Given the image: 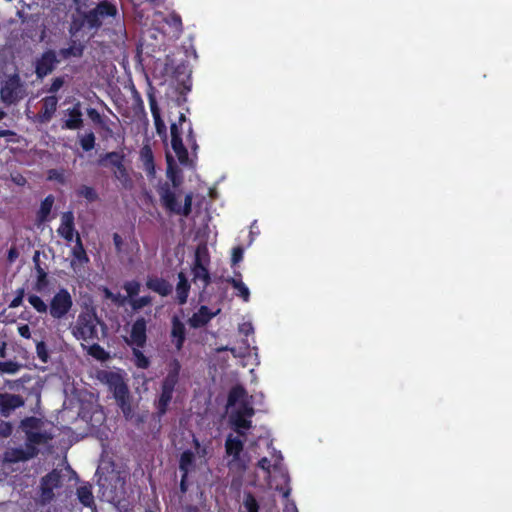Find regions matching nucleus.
<instances>
[{
    "instance_id": "f257e3e1",
    "label": "nucleus",
    "mask_w": 512,
    "mask_h": 512,
    "mask_svg": "<svg viewBox=\"0 0 512 512\" xmlns=\"http://www.w3.org/2000/svg\"><path fill=\"white\" fill-rule=\"evenodd\" d=\"M167 162V178L171 181V184L165 182L157 189L161 205L169 213L188 217L192 212L193 194L187 193L185 195L183 205L177 201L173 188H179L183 178L180 171L173 165V158L170 155H167Z\"/></svg>"
},
{
    "instance_id": "f03ea898",
    "label": "nucleus",
    "mask_w": 512,
    "mask_h": 512,
    "mask_svg": "<svg viewBox=\"0 0 512 512\" xmlns=\"http://www.w3.org/2000/svg\"><path fill=\"white\" fill-rule=\"evenodd\" d=\"M181 371V364L179 360L173 359L168 364L167 375L161 382L160 394L154 402L156 414L159 418L163 417L172 401L175 387L179 382V376Z\"/></svg>"
},
{
    "instance_id": "7ed1b4c3",
    "label": "nucleus",
    "mask_w": 512,
    "mask_h": 512,
    "mask_svg": "<svg viewBox=\"0 0 512 512\" xmlns=\"http://www.w3.org/2000/svg\"><path fill=\"white\" fill-rule=\"evenodd\" d=\"M98 324L100 320L93 310L81 311L76 322L70 325L71 333L79 341L86 343L99 341Z\"/></svg>"
},
{
    "instance_id": "20e7f679",
    "label": "nucleus",
    "mask_w": 512,
    "mask_h": 512,
    "mask_svg": "<svg viewBox=\"0 0 512 512\" xmlns=\"http://www.w3.org/2000/svg\"><path fill=\"white\" fill-rule=\"evenodd\" d=\"M98 378L106 384L113 393V397L121 410L126 413L130 411L129 388L124 378L118 372L101 371Z\"/></svg>"
},
{
    "instance_id": "39448f33",
    "label": "nucleus",
    "mask_w": 512,
    "mask_h": 512,
    "mask_svg": "<svg viewBox=\"0 0 512 512\" xmlns=\"http://www.w3.org/2000/svg\"><path fill=\"white\" fill-rule=\"evenodd\" d=\"M73 308V298L66 288H60L48 304V313L54 320L65 319Z\"/></svg>"
},
{
    "instance_id": "423d86ee",
    "label": "nucleus",
    "mask_w": 512,
    "mask_h": 512,
    "mask_svg": "<svg viewBox=\"0 0 512 512\" xmlns=\"http://www.w3.org/2000/svg\"><path fill=\"white\" fill-rule=\"evenodd\" d=\"M118 9L115 4L103 0L95 8L84 14V20L91 29H98L102 25V20L107 17H116Z\"/></svg>"
},
{
    "instance_id": "0eeeda50",
    "label": "nucleus",
    "mask_w": 512,
    "mask_h": 512,
    "mask_svg": "<svg viewBox=\"0 0 512 512\" xmlns=\"http://www.w3.org/2000/svg\"><path fill=\"white\" fill-rule=\"evenodd\" d=\"M124 159L125 156L123 153L117 151L107 152L100 155L97 160V165L105 168H115L113 172L115 178L124 183L130 180L128 171L124 165Z\"/></svg>"
},
{
    "instance_id": "6e6552de",
    "label": "nucleus",
    "mask_w": 512,
    "mask_h": 512,
    "mask_svg": "<svg viewBox=\"0 0 512 512\" xmlns=\"http://www.w3.org/2000/svg\"><path fill=\"white\" fill-rule=\"evenodd\" d=\"M61 473L57 469H53L40 481V501L42 504H49L55 497L54 489L61 486Z\"/></svg>"
},
{
    "instance_id": "1a4fd4ad",
    "label": "nucleus",
    "mask_w": 512,
    "mask_h": 512,
    "mask_svg": "<svg viewBox=\"0 0 512 512\" xmlns=\"http://www.w3.org/2000/svg\"><path fill=\"white\" fill-rule=\"evenodd\" d=\"M129 346L144 348L147 342V321L144 317H138L132 324L130 337L126 340Z\"/></svg>"
},
{
    "instance_id": "9d476101",
    "label": "nucleus",
    "mask_w": 512,
    "mask_h": 512,
    "mask_svg": "<svg viewBox=\"0 0 512 512\" xmlns=\"http://www.w3.org/2000/svg\"><path fill=\"white\" fill-rule=\"evenodd\" d=\"M58 63L54 50H47L42 53L35 64V73L38 79H43L52 73Z\"/></svg>"
},
{
    "instance_id": "9b49d317",
    "label": "nucleus",
    "mask_w": 512,
    "mask_h": 512,
    "mask_svg": "<svg viewBox=\"0 0 512 512\" xmlns=\"http://www.w3.org/2000/svg\"><path fill=\"white\" fill-rule=\"evenodd\" d=\"M33 458H35V452L32 449L29 451L26 447H12L4 451L1 462L4 467L7 464L26 462Z\"/></svg>"
},
{
    "instance_id": "f8f14e48",
    "label": "nucleus",
    "mask_w": 512,
    "mask_h": 512,
    "mask_svg": "<svg viewBox=\"0 0 512 512\" xmlns=\"http://www.w3.org/2000/svg\"><path fill=\"white\" fill-rule=\"evenodd\" d=\"M58 107V98L55 95L46 96L41 100V109L34 121L45 124L51 121Z\"/></svg>"
},
{
    "instance_id": "ddd939ff",
    "label": "nucleus",
    "mask_w": 512,
    "mask_h": 512,
    "mask_svg": "<svg viewBox=\"0 0 512 512\" xmlns=\"http://www.w3.org/2000/svg\"><path fill=\"white\" fill-rule=\"evenodd\" d=\"M170 132H171L172 149L175 152L180 164L186 165L189 160L188 151L183 144L182 137H181V131L178 128L177 123L171 124Z\"/></svg>"
},
{
    "instance_id": "4468645a",
    "label": "nucleus",
    "mask_w": 512,
    "mask_h": 512,
    "mask_svg": "<svg viewBox=\"0 0 512 512\" xmlns=\"http://www.w3.org/2000/svg\"><path fill=\"white\" fill-rule=\"evenodd\" d=\"M61 222L59 227L57 228V233L60 237H62L65 241L71 242L76 238V233H78L75 229V217L72 211H66L61 214Z\"/></svg>"
},
{
    "instance_id": "2eb2a0df",
    "label": "nucleus",
    "mask_w": 512,
    "mask_h": 512,
    "mask_svg": "<svg viewBox=\"0 0 512 512\" xmlns=\"http://www.w3.org/2000/svg\"><path fill=\"white\" fill-rule=\"evenodd\" d=\"M19 91H20V80L17 75L9 78L5 84L2 86L0 90L1 100L7 104L11 105L18 101L19 99Z\"/></svg>"
},
{
    "instance_id": "dca6fc26",
    "label": "nucleus",
    "mask_w": 512,
    "mask_h": 512,
    "mask_svg": "<svg viewBox=\"0 0 512 512\" xmlns=\"http://www.w3.org/2000/svg\"><path fill=\"white\" fill-rule=\"evenodd\" d=\"M24 405L22 396L10 393H0V414L8 417L12 411Z\"/></svg>"
},
{
    "instance_id": "f3484780",
    "label": "nucleus",
    "mask_w": 512,
    "mask_h": 512,
    "mask_svg": "<svg viewBox=\"0 0 512 512\" xmlns=\"http://www.w3.org/2000/svg\"><path fill=\"white\" fill-rule=\"evenodd\" d=\"M170 336L176 349L180 351L186 340V327L178 316H173L171 319V332Z\"/></svg>"
},
{
    "instance_id": "a211bd4d",
    "label": "nucleus",
    "mask_w": 512,
    "mask_h": 512,
    "mask_svg": "<svg viewBox=\"0 0 512 512\" xmlns=\"http://www.w3.org/2000/svg\"><path fill=\"white\" fill-rule=\"evenodd\" d=\"M52 440V435L48 432L26 431L25 447L35 452V457L39 454L38 445L47 444Z\"/></svg>"
},
{
    "instance_id": "6ab92c4d",
    "label": "nucleus",
    "mask_w": 512,
    "mask_h": 512,
    "mask_svg": "<svg viewBox=\"0 0 512 512\" xmlns=\"http://www.w3.org/2000/svg\"><path fill=\"white\" fill-rule=\"evenodd\" d=\"M68 118L63 122L62 129L78 130L83 127V114L80 103H76L73 107L66 110Z\"/></svg>"
},
{
    "instance_id": "aec40b11",
    "label": "nucleus",
    "mask_w": 512,
    "mask_h": 512,
    "mask_svg": "<svg viewBox=\"0 0 512 512\" xmlns=\"http://www.w3.org/2000/svg\"><path fill=\"white\" fill-rule=\"evenodd\" d=\"M145 285L149 290L162 297L168 296L173 290L172 285L166 279L157 276H148Z\"/></svg>"
},
{
    "instance_id": "412c9836",
    "label": "nucleus",
    "mask_w": 512,
    "mask_h": 512,
    "mask_svg": "<svg viewBox=\"0 0 512 512\" xmlns=\"http://www.w3.org/2000/svg\"><path fill=\"white\" fill-rule=\"evenodd\" d=\"M220 310H217L216 312H211L210 309L202 305L197 312H195L191 318L189 319V325L192 328H200L205 325H207L219 312Z\"/></svg>"
},
{
    "instance_id": "4be33fe9",
    "label": "nucleus",
    "mask_w": 512,
    "mask_h": 512,
    "mask_svg": "<svg viewBox=\"0 0 512 512\" xmlns=\"http://www.w3.org/2000/svg\"><path fill=\"white\" fill-rule=\"evenodd\" d=\"M231 425L234 431L240 436H246V430L252 427V420L249 417L242 416L234 412L230 417Z\"/></svg>"
},
{
    "instance_id": "5701e85b",
    "label": "nucleus",
    "mask_w": 512,
    "mask_h": 512,
    "mask_svg": "<svg viewBox=\"0 0 512 512\" xmlns=\"http://www.w3.org/2000/svg\"><path fill=\"white\" fill-rule=\"evenodd\" d=\"M244 448V442L239 437L229 434L225 441V451L228 456H233L234 460H238Z\"/></svg>"
},
{
    "instance_id": "b1692460",
    "label": "nucleus",
    "mask_w": 512,
    "mask_h": 512,
    "mask_svg": "<svg viewBox=\"0 0 512 512\" xmlns=\"http://www.w3.org/2000/svg\"><path fill=\"white\" fill-rule=\"evenodd\" d=\"M225 281L237 290L236 295L241 297L244 302L249 301L250 291L248 287L243 283L240 272H235V277H228Z\"/></svg>"
},
{
    "instance_id": "393cba45",
    "label": "nucleus",
    "mask_w": 512,
    "mask_h": 512,
    "mask_svg": "<svg viewBox=\"0 0 512 512\" xmlns=\"http://www.w3.org/2000/svg\"><path fill=\"white\" fill-rule=\"evenodd\" d=\"M196 463V457L193 451L185 450L180 455L179 459V470L182 474H189L194 469Z\"/></svg>"
},
{
    "instance_id": "a878e982",
    "label": "nucleus",
    "mask_w": 512,
    "mask_h": 512,
    "mask_svg": "<svg viewBox=\"0 0 512 512\" xmlns=\"http://www.w3.org/2000/svg\"><path fill=\"white\" fill-rule=\"evenodd\" d=\"M84 49V44L77 40H71L69 47L60 49L59 53L64 59H68L70 57L80 58L83 56Z\"/></svg>"
},
{
    "instance_id": "bb28decb",
    "label": "nucleus",
    "mask_w": 512,
    "mask_h": 512,
    "mask_svg": "<svg viewBox=\"0 0 512 512\" xmlns=\"http://www.w3.org/2000/svg\"><path fill=\"white\" fill-rule=\"evenodd\" d=\"M54 204V196L48 195L41 201L40 208L37 212V221L39 223H44L48 221L49 215L51 213L52 207Z\"/></svg>"
},
{
    "instance_id": "cd10ccee",
    "label": "nucleus",
    "mask_w": 512,
    "mask_h": 512,
    "mask_svg": "<svg viewBox=\"0 0 512 512\" xmlns=\"http://www.w3.org/2000/svg\"><path fill=\"white\" fill-rule=\"evenodd\" d=\"M72 256L75 261H78L81 265L89 262V257L84 248L82 239L79 233H76L75 245L72 249Z\"/></svg>"
},
{
    "instance_id": "c85d7f7f",
    "label": "nucleus",
    "mask_w": 512,
    "mask_h": 512,
    "mask_svg": "<svg viewBox=\"0 0 512 512\" xmlns=\"http://www.w3.org/2000/svg\"><path fill=\"white\" fill-rule=\"evenodd\" d=\"M141 160L143 162L144 170L149 175H154L155 173V163L154 156L151 148L149 146H144L140 152Z\"/></svg>"
},
{
    "instance_id": "c756f323",
    "label": "nucleus",
    "mask_w": 512,
    "mask_h": 512,
    "mask_svg": "<svg viewBox=\"0 0 512 512\" xmlns=\"http://www.w3.org/2000/svg\"><path fill=\"white\" fill-rule=\"evenodd\" d=\"M76 494L83 506L91 507L94 505V496L90 485H82L78 487Z\"/></svg>"
},
{
    "instance_id": "7c9ffc66",
    "label": "nucleus",
    "mask_w": 512,
    "mask_h": 512,
    "mask_svg": "<svg viewBox=\"0 0 512 512\" xmlns=\"http://www.w3.org/2000/svg\"><path fill=\"white\" fill-rule=\"evenodd\" d=\"M208 265L202 264H193L192 274L194 276V280H202L203 286L207 287L211 283V276L208 270Z\"/></svg>"
},
{
    "instance_id": "2f4dec72",
    "label": "nucleus",
    "mask_w": 512,
    "mask_h": 512,
    "mask_svg": "<svg viewBox=\"0 0 512 512\" xmlns=\"http://www.w3.org/2000/svg\"><path fill=\"white\" fill-rule=\"evenodd\" d=\"M37 271V281L35 288L37 291H42L48 285L47 273L39 264V252L37 251L33 257Z\"/></svg>"
},
{
    "instance_id": "473e14b6",
    "label": "nucleus",
    "mask_w": 512,
    "mask_h": 512,
    "mask_svg": "<svg viewBox=\"0 0 512 512\" xmlns=\"http://www.w3.org/2000/svg\"><path fill=\"white\" fill-rule=\"evenodd\" d=\"M246 396V389L242 385H235L228 393L227 404L228 406H234L237 402L245 400Z\"/></svg>"
},
{
    "instance_id": "72a5a7b5",
    "label": "nucleus",
    "mask_w": 512,
    "mask_h": 512,
    "mask_svg": "<svg viewBox=\"0 0 512 512\" xmlns=\"http://www.w3.org/2000/svg\"><path fill=\"white\" fill-rule=\"evenodd\" d=\"M190 285L182 273L179 274V282L176 287L177 299L179 304L183 305L187 302Z\"/></svg>"
},
{
    "instance_id": "f704fd0d",
    "label": "nucleus",
    "mask_w": 512,
    "mask_h": 512,
    "mask_svg": "<svg viewBox=\"0 0 512 512\" xmlns=\"http://www.w3.org/2000/svg\"><path fill=\"white\" fill-rule=\"evenodd\" d=\"M140 349L136 346L132 348L134 364L137 368L147 369L150 366V360Z\"/></svg>"
},
{
    "instance_id": "c9c22d12",
    "label": "nucleus",
    "mask_w": 512,
    "mask_h": 512,
    "mask_svg": "<svg viewBox=\"0 0 512 512\" xmlns=\"http://www.w3.org/2000/svg\"><path fill=\"white\" fill-rule=\"evenodd\" d=\"M76 195L81 198H85L88 202L92 203L99 199L97 191L90 186L81 185L76 190Z\"/></svg>"
},
{
    "instance_id": "e433bc0d",
    "label": "nucleus",
    "mask_w": 512,
    "mask_h": 512,
    "mask_svg": "<svg viewBox=\"0 0 512 512\" xmlns=\"http://www.w3.org/2000/svg\"><path fill=\"white\" fill-rule=\"evenodd\" d=\"M210 262V255L206 244H200L195 251V259L193 264L208 265Z\"/></svg>"
},
{
    "instance_id": "4c0bfd02",
    "label": "nucleus",
    "mask_w": 512,
    "mask_h": 512,
    "mask_svg": "<svg viewBox=\"0 0 512 512\" xmlns=\"http://www.w3.org/2000/svg\"><path fill=\"white\" fill-rule=\"evenodd\" d=\"M41 426V420L37 417L30 416L21 420L20 428L26 434V431L38 430Z\"/></svg>"
},
{
    "instance_id": "58836bf2",
    "label": "nucleus",
    "mask_w": 512,
    "mask_h": 512,
    "mask_svg": "<svg viewBox=\"0 0 512 512\" xmlns=\"http://www.w3.org/2000/svg\"><path fill=\"white\" fill-rule=\"evenodd\" d=\"M29 304L40 314L48 312V305L42 300L41 297L35 294H30L27 297Z\"/></svg>"
},
{
    "instance_id": "ea45409f",
    "label": "nucleus",
    "mask_w": 512,
    "mask_h": 512,
    "mask_svg": "<svg viewBox=\"0 0 512 512\" xmlns=\"http://www.w3.org/2000/svg\"><path fill=\"white\" fill-rule=\"evenodd\" d=\"M140 283L136 280L127 281L123 285V289L126 291L127 296L132 300L140 292Z\"/></svg>"
},
{
    "instance_id": "a19ab883",
    "label": "nucleus",
    "mask_w": 512,
    "mask_h": 512,
    "mask_svg": "<svg viewBox=\"0 0 512 512\" xmlns=\"http://www.w3.org/2000/svg\"><path fill=\"white\" fill-rule=\"evenodd\" d=\"M130 305H131V308L134 310V311H138V310H141L142 308L148 306V305H151L152 303V297L149 296V295H146V296H142V297H139V298H133L132 300L129 301Z\"/></svg>"
},
{
    "instance_id": "79ce46f5",
    "label": "nucleus",
    "mask_w": 512,
    "mask_h": 512,
    "mask_svg": "<svg viewBox=\"0 0 512 512\" xmlns=\"http://www.w3.org/2000/svg\"><path fill=\"white\" fill-rule=\"evenodd\" d=\"M95 135L93 132L86 133L84 136L80 138V146L81 148L88 152L94 149L95 147Z\"/></svg>"
},
{
    "instance_id": "37998d69",
    "label": "nucleus",
    "mask_w": 512,
    "mask_h": 512,
    "mask_svg": "<svg viewBox=\"0 0 512 512\" xmlns=\"http://www.w3.org/2000/svg\"><path fill=\"white\" fill-rule=\"evenodd\" d=\"M243 505L246 512H259V504L252 493H247L245 495Z\"/></svg>"
},
{
    "instance_id": "c03bdc74",
    "label": "nucleus",
    "mask_w": 512,
    "mask_h": 512,
    "mask_svg": "<svg viewBox=\"0 0 512 512\" xmlns=\"http://www.w3.org/2000/svg\"><path fill=\"white\" fill-rule=\"evenodd\" d=\"M89 354L98 360H104L106 358V352L103 347H101L97 341L89 343Z\"/></svg>"
},
{
    "instance_id": "a18cd8bd",
    "label": "nucleus",
    "mask_w": 512,
    "mask_h": 512,
    "mask_svg": "<svg viewBox=\"0 0 512 512\" xmlns=\"http://www.w3.org/2000/svg\"><path fill=\"white\" fill-rule=\"evenodd\" d=\"M112 124H113V122L108 117H104L102 122H100L97 125L103 131V134H102L103 139H108V138L113 137L114 132L111 128Z\"/></svg>"
},
{
    "instance_id": "49530a36",
    "label": "nucleus",
    "mask_w": 512,
    "mask_h": 512,
    "mask_svg": "<svg viewBox=\"0 0 512 512\" xmlns=\"http://www.w3.org/2000/svg\"><path fill=\"white\" fill-rule=\"evenodd\" d=\"M235 412L249 418H252L255 415V409L253 408L252 404L247 400H243L240 403V407Z\"/></svg>"
},
{
    "instance_id": "de8ad7c7",
    "label": "nucleus",
    "mask_w": 512,
    "mask_h": 512,
    "mask_svg": "<svg viewBox=\"0 0 512 512\" xmlns=\"http://www.w3.org/2000/svg\"><path fill=\"white\" fill-rule=\"evenodd\" d=\"M166 23L169 26L174 27L179 32H181L183 30L182 18L179 14H177L175 12L171 13L168 16Z\"/></svg>"
},
{
    "instance_id": "09e8293b",
    "label": "nucleus",
    "mask_w": 512,
    "mask_h": 512,
    "mask_svg": "<svg viewBox=\"0 0 512 512\" xmlns=\"http://www.w3.org/2000/svg\"><path fill=\"white\" fill-rule=\"evenodd\" d=\"M20 366L14 361H0V371L2 373L14 374L19 370Z\"/></svg>"
},
{
    "instance_id": "8fccbe9b",
    "label": "nucleus",
    "mask_w": 512,
    "mask_h": 512,
    "mask_svg": "<svg viewBox=\"0 0 512 512\" xmlns=\"http://www.w3.org/2000/svg\"><path fill=\"white\" fill-rule=\"evenodd\" d=\"M156 132L160 137L166 138L167 137V127L161 117V115L153 117Z\"/></svg>"
},
{
    "instance_id": "3c124183",
    "label": "nucleus",
    "mask_w": 512,
    "mask_h": 512,
    "mask_svg": "<svg viewBox=\"0 0 512 512\" xmlns=\"http://www.w3.org/2000/svg\"><path fill=\"white\" fill-rule=\"evenodd\" d=\"M65 79L62 76L55 77L49 86V88L46 90L48 93L55 94L57 93L64 85Z\"/></svg>"
},
{
    "instance_id": "603ef678",
    "label": "nucleus",
    "mask_w": 512,
    "mask_h": 512,
    "mask_svg": "<svg viewBox=\"0 0 512 512\" xmlns=\"http://www.w3.org/2000/svg\"><path fill=\"white\" fill-rule=\"evenodd\" d=\"M36 353H37L38 358L42 362L46 363L48 361L49 355H48L46 344L43 341H40L37 343Z\"/></svg>"
},
{
    "instance_id": "864d4df0",
    "label": "nucleus",
    "mask_w": 512,
    "mask_h": 512,
    "mask_svg": "<svg viewBox=\"0 0 512 512\" xmlns=\"http://www.w3.org/2000/svg\"><path fill=\"white\" fill-rule=\"evenodd\" d=\"M13 432V426L10 422L0 420V438H7Z\"/></svg>"
},
{
    "instance_id": "5fc2aeb1",
    "label": "nucleus",
    "mask_w": 512,
    "mask_h": 512,
    "mask_svg": "<svg viewBox=\"0 0 512 512\" xmlns=\"http://www.w3.org/2000/svg\"><path fill=\"white\" fill-rule=\"evenodd\" d=\"M243 248L240 246L234 247L232 250L231 264L232 266L238 264L243 259Z\"/></svg>"
},
{
    "instance_id": "6e6d98bb",
    "label": "nucleus",
    "mask_w": 512,
    "mask_h": 512,
    "mask_svg": "<svg viewBox=\"0 0 512 512\" xmlns=\"http://www.w3.org/2000/svg\"><path fill=\"white\" fill-rule=\"evenodd\" d=\"M87 115L95 125H98L100 122H102L103 118L105 117L102 116L95 108H88Z\"/></svg>"
},
{
    "instance_id": "4d7b16f0",
    "label": "nucleus",
    "mask_w": 512,
    "mask_h": 512,
    "mask_svg": "<svg viewBox=\"0 0 512 512\" xmlns=\"http://www.w3.org/2000/svg\"><path fill=\"white\" fill-rule=\"evenodd\" d=\"M239 332L244 336H249L254 333V327L250 322H244L239 325Z\"/></svg>"
},
{
    "instance_id": "13d9d810",
    "label": "nucleus",
    "mask_w": 512,
    "mask_h": 512,
    "mask_svg": "<svg viewBox=\"0 0 512 512\" xmlns=\"http://www.w3.org/2000/svg\"><path fill=\"white\" fill-rule=\"evenodd\" d=\"M149 105H150V110H151L152 117L161 115L160 114V109H159L158 104H157V101H156L155 97L152 96V95L149 96Z\"/></svg>"
},
{
    "instance_id": "bf43d9fd",
    "label": "nucleus",
    "mask_w": 512,
    "mask_h": 512,
    "mask_svg": "<svg viewBox=\"0 0 512 512\" xmlns=\"http://www.w3.org/2000/svg\"><path fill=\"white\" fill-rule=\"evenodd\" d=\"M149 105H150V110H151L152 117L161 115L160 114V109H159L158 104H157V101H156L155 97L152 96V95L149 96Z\"/></svg>"
},
{
    "instance_id": "052dcab7",
    "label": "nucleus",
    "mask_w": 512,
    "mask_h": 512,
    "mask_svg": "<svg viewBox=\"0 0 512 512\" xmlns=\"http://www.w3.org/2000/svg\"><path fill=\"white\" fill-rule=\"evenodd\" d=\"M257 466L268 474L270 473L271 463L267 457H262L258 461Z\"/></svg>"
},
{
    "instance_id": "680f3d73",
    "label": "nucleus",
    "mask_w": 512,
    "mask_h": 512,
    "mask_svg": "<svg viewBox=\"0 0 512 512\" xmlns=\"http://www.w3.org/2000/svg\"><path fill=\"white\" fill-rule=\"evenodd\" d=\"M18 333L21 337L25 338V339H30L31 338V331H30V327L27 325V324H23L21 326L18 327Z\"/></svg>"
},
{
    "instance_id": "e2e57ef3",
    "label": "nucleus",
    "mask_w": 512,
    "mask_h": 512,
    "mask_svg": "<svg viewBox=\"0 0 512 512\" xmlns=\"http://www.w3.org/2000/svg\"><path fill=\"white\" fill-rule=\"evenodd\" d=\"M113 243L117 253H120L122 251V246L124 242L122 237L118 233L113 234Z\"/></svg>"
},
{
    "instance_id": "0e129e2a",
    "label": "nucleus",
    "mask_w": 512,
    "mask_h": 512,
    "mask_svg": "<svg viewBox=\"0 0 512 512\" xmlns=\"http://www.w3.org/2000/svg\"><path fill=\"white\" fill-rule=\"evenodd\" d=\"M18 257H19V252H18L17 248L16 247H11L8 250V254H7L8 262L9 263H14Z\"/></svg>"
},
{
    "instance_id": "69168bd1",
    "label": "nucleus",
    "mask_w": 512,
    "mask_h": 512,
    "mask_svg": "<svg viewBox=\"0 0 512 512\" xmlns=\"http://www.w3.org/2000/svg\"><path fill=\"white\" fill-rule=\"evenodd\" d=\"M82 28V23L80 22H77V21H73L71 24H70V27H69V33L70 35L73 37L75 36Z\"/></svg>"
},
{
    "instance_id": "338daca9",
    "label": "nucleus",
    "mask_w": 512,
    "mask_h": 512,
    "mask_svg": "<svg viewBox=\"0 0 512 512\" xmlns=\"http://www.w3.org/2000/svg\"><path fill=\"white\" fill-rule=\"evenodd\" d=\"M187 478H188V474L181 475L180 490L182 493H186L188 490Z\"/></svg>"
},
{
    "instance_id": "774afa93",
    "label": "nucleus",
    "mask_w": 512,
    "mask_h": 512,
    "mask_svg": "<svg viewBox=\"0 0 512 512\" xmlns=\"http://www.w3.org/2000/svg\"><path fill=\"white\" fill-rule=\"evenodd\" d=\"M22 303H23V299H22V298H20V296H17V295H16V296L13 298V300L10 302L9 307H10V308H17V307L21 306V305H22Z\"/></svg>"
}]
</instances>
